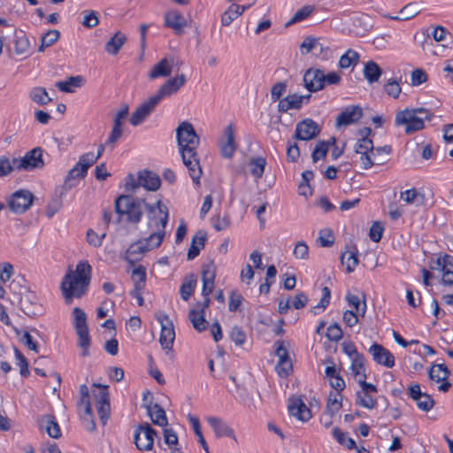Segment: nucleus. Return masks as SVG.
I'll use <instances>...</instances> for the list:
<instances>
[{"instance_id":"obj_1","label":"nucleus","mask_w":453,"mask_h":453,"mask_svg":"<svg viewBox=\"0 0 453 453\" xmlns=\"http://www.w3.org/2000/svg\"><path fill=\"white\" fill-rule=\"evenodd\" d=\"M176 138L183 165L188 168L193 182L199 186L203 174L197 154L200 138L193 125L188 121H183L179 125L176 129Z\"/></svg>"},{"instance_id":"obj_2","label":"nucleus","mask_w":453,"mask_h":453,"mask_svg":"<svg viewBox=\"0 0 453 453\" xmlns=\"http://www.w3.org/2000/svg\"><path fill=\"white\" fill-rule=\"evenodd\" d=\"M92 267L87 260L80 261L75 272L69 271L62 280L61 291L66 303L73 297L81 298L88 290L90 283Z\"/></svg>"},{"instance_id":"obj_3","label":"nucleus","mask_w":453,"mask_h":453,"mask_svg":"<svg viewBox=\"0 0 453 453\" xmlns=\"http://www.w3.org/2000/svg\"><path fill=\"white\" fill-rule=\"evenodd\" d=\"M115 211L119 216H126V220L131 224H138L142 218L143 211L148 212L149 220L155 213V206L146 203L145 198L134 197L132 194L120 195L114 203Z\"/></svg>"},{"instance_id":"obj_4","label":"nucleus","mask_w":453,"mask_h":453,"mask_svg":"<svg viewBox=\"0 0 453 453\" xmlns=\"http://www.w3.org/2000/svg\"><path fill=\"white\" fill-rule=\"evenodd\" d=\"M434 114L423 107L405 108L395 113V125L403 127L406 134H411L425 128V120H431Z\"/></svg>"},{"instance_id":"obj_5","label":"nucleus","mask_w":453,"mask_h":453,"mask_svg":"<svg viewBox=\"0 0 453 453\" xmlns=\"http://www.w3.org/2000/svg\"><path fill=\"white\" fill-rule=\"evenodd\" d=\"M73 326L78 336L77 346L82 349V357H88L90 355L89 347L91 344V339L87 323V315L80 307L73 308Z\"/></svg>"},{"instance_id":"obj_6","label":"nucleus","mask_w":453,"mask_h":453,"mask_svg":"<svg viewBox=\"0 0 453 453\" xmlns=\"http://www.w3.org/2000/svg\"><path fill=\"white\" fill-rule=\"evenodd\" d=\"M156 436V430L148 422L134 426V443L138 450H152Z\"/></svg>"},{"instance_id":"obj_7","label":"nucleus","mask_w":453,"mask_h":453,"mask_svg":"<svg viewBox=\"0 0 453 453\" xmlns=\"http://www.w3.org/2000/svg\"><path fill=\"white\" fill-rule=\"evenodd\" d=\"M92 387L96 388L93 390V395L96 399V406L100 422L104 426L106 425L111 414L108 386L94 383Z\"/></svg>"},{"instance_id":"obj_8","label":"nucleus","mask_w":453,"mask_h":453,"mask_svg":"<svg viewBox=\"0 0 453 453\" xmlns=\"http://www.w3.org/2000/svg\"><path fill=\"white\" fill-rule=\"evenodd\" d=\"M35 199L34 194L27 189H19L7 199L9 209L15 214H23L30 209Z\"/></svg>"},{"instance_id":"obj_9","label":"nucleus","mask_w":453,"mask_h":453,"mask_svg":"<svg viewBox=\"0 0 453 453\" xmlns=\"http://www.w3.org/2000/svg\"><path fill=\"white\" fill-rule=\"evenodd\" d=\"M42 153V148L36 147L27 151L22 157H14L13 163L16 170L31 171L36 168H42L44 166Z\"/></svg>"},{"instance_id":"obj_10","label":"nucleus","mask_w":453,"mask_h":453,"mask_svg":"<svg viewBox=\"0 0 453 453\" xmlns=\"http://www.w3.org/2000/svg\"><path fill=\"white\" fill-rule=\"evenodd\" d=\"M159 322L161 325L160 345L166 355L173 354V345L175 339L173 324L167 315H164L162 319H159Z\"/></svg>"},{"instance_id":"obj_11","label":"nucleus","mask_w":453,"mask_h":453,"mask_svg":"<svg viewBox=\"0 0 453 453\" xmlns=\"http://www.w3.org/2000/svg\"><path fill=\"white\" fill-rule=\"evenodd\" d=\"M321 132V127L311 119L299 121L296 126L293 139L310 141L317 137Z\"/></svg>"},{"instance_id":"obj_12","label":"nucleus","mask_w":453,"mask_h":453,"mask_svg":"<svg viewBox=\"0 0 453 453\" xmlns=\"http://www.w3.org/2000/svg\"><path fill=\"white\" fill-rule=\"evenodd\" d=\"M152 395L148 391L143 394V405L152 423L159 426H166L168 424L165 410L158 404H152Z\"/></svg>"},{"instance_id":"obj_13","label":"nucleus","mask_w":453,"mask_h":453,"mask_svg":"<svg viewBox=\"0 0 453 453\" xmlns=\"http://www.w3.org/2000/svg\"><path fill=\"white\" fill-rule=\"evenodd\" d=\"M187 78L184 73H180L176 77L170 78L165 81L154 95L160 102L165 97H170L176 94L186 83Z\"/></svg>"},{"instance_id":"obj_14","label":"nucleus","mask_w":453,"mask_h":453,"mask_svg":"<svg viewBox=\"0 0 453 453\" xmlns=\"http://www.w3.org/2000/svg\"><path fill=\"white\" fill-rule=\"evenodd\" d=\"M324 71L317 68H309L303 74L305 88L310 92H318L324 88Z\"/></svg>"},{"instance_id":"obj_15","label":"nucleus","mask_w":453,"mask_h":453,"mask_svg":"<svg viewBox=\"0 0 453 453\" xmlns=\"http://www.w3.org/2000/svg\"><path fill=\"white\" fill-rule=\"evenodd\" d=\"M369 353L372 356V359L378 365L392 368L395 365V357L393 354L382 345L374 342L369 348Z\"/></svg>"},{"instance_id":"obj_16","label":"nucleus","mask_w":453,"mask_h":453,"mask_svg":"<svg viewBox=\"0 0 453 453\" xmlns=\"http://www.w3.org/2000/svg\"><path fill=\"white\" fill-rule=\"evenodd\" d=\"M363 117V110L359 105H350L346 107L336 118L335 126L347 127L357 123Z\"/></svg>"},{"instance_id":"obj_17","label":"nucleus","mask_w":453,"mask_h":453,"mask_svg":"<svg viewBox=\"0 0 453 453\" xmlns=\"http://www.w3.org/2000/svg\"><path fill=\"white\" fill-rule=\"evenodd\" d=\"M165 26L172 28L174 33L180 35L184 33L187 20L178 10H172L165 13Z\"/></svg>"},{"instance_id":"obj_18","label":"nucleus","mask_w":453,"mask_h":453,"mask_svg":"<svg viewBox=\"0 0 453 453\" xmlns=\"http://www.w3.org/2000/svg\"><path fill=\"white\" fill-rule=\"evenodd\" d=\"M216 267L213 261L203 264L202 266V296H210L214 288Z\"/></svg>"},{"instance_id":"obj_19","label":"nucleus","mask_w":453,"mask_h":453,"mask_svg":"<svg viewBox=\"0 0 453 453\" xmlns=\"http://www.w3.org/2000/svg\"><path fill=\"white\" fill-rule=\"evenodd\" d=\"M39 428L45 430L48 435L53 439H58L61 437L60 427L51 414L42 415L38 418Z\"/></svg>"},{"instance_id":"obj_20","label":"nucleus","mask_w":453,"mask_h":453,"mask_svg":"<svg viewBox=\"0 0 453 453\" xmlns=\"http://www.w3.org/2000/svg\"><path fill=\"white\" fill-rule=\"evenodd\" d=\"M224 136L226 141L220 144L221 154L226 158H231L236 150L234 142V127L233 123H230L224 129Z\"/></svg>"},{"instance_id":"obj_21","label":"nucleus","mask_w":453,"mask_h":453,"mask_svg":"<svg viewBox=\"0 0 453 453\" xmlns=\"http://www.w3.org/2000/svg\"><path fill=\"white\" fill-rule=\"evenodd\" d=\"M206 421L213 429L217 437H229L236 440L234 430L220 418L210 416Z\"/></svg>"},{"instance_id":"obj_22","label":"nucleus","mask_w":453,"mask_h":453,"mask_svg":"<svg viewBox=\"0 0 453 453\" xmlns=\"http://www.w3.org/2000/svg\"><path fill=\"white\" fill-rule=\"evenodd\" d=\"M288 411L292 416L303 422L308 421L311 418L310 409L301 398L291 399L288 404Z\"/></svg>"},{"instance_id":"obj_23","label":"nucleus","mask_w":453,"mask_h":453,"mask_svg":"<svg viewBox=\"0 0 453 453\" xmlns=\"http://www.w3.org/2000/svg\"><path fill=\"white\" fill-rule=\"evenodd\" d=\"M139 179L141 187L149 191H156L161 186L159 175L149 170L140 171Z\"/></svg>"},{"instance_id":"obj_24","label":"nucleus","mask_w":453,"mask_h":453,"mask_svg":"<svg viewBox=\"0 0 453 453\" xmlns=\"http://www.w3.org/2000/svg\"><path fill=\"white\" fill-rule=\"evenodd\" d=\"M83 178H85V176H81V169L77 165H74L69 170L63 185L59 188V196H64L69 190L76 187L79 180Z\"/></svg>"},{"instance_id":"obj_25","label":"nucleus","mask_w":453,"mask_h":453,"mask_svg":"<svg viewBox=\"0 0 453 453\" xmlns=\"http://www.w3.org/2000/svg\"><path fill=\"white\" fill-rule=\"evenodd\" d=\"M173 72V65L169 64L167 58H164L157 62L148 73L150 80H156L161 77H168Z\"/></svg>"},{"instance_id":"obj_26","label":"nucleus","mask_w":453,"mask_h":453,"mask_svg":"<svg viewBox=\"0 0 453 453\" xmlns=\"http://www.w3.org/2000/svg\"><path fill=\"white\" fill-rule=\"evenodd\" d=\"M188 319L197 332H203L209 326V322L205 319V311L202 310L191 309L188 312Z\"/></svg>"},{"instance_id":"obj_27","label":"nucleus","mask_w":453,"mask_h":453,"mask_svg":"<svg viewBox=\"0 0 453 453\" xmlns=\"http://www.w3.org/2000/svg\"><path fill=\"white\" fill-rule=\"evenodd\" d=\"M145 245L142 239L133 242L126 251V259L130 264H134L136 261H139L142 255L147 252Z\"/></svg>"},{"instance_id":"obj_28","label":"nucleus","mask_w":453,"mask_h":453,"mask_svg":"<svg viewBox=\"0 0 453 453\" xmlns=\"http://www.w3.org/2000/svg\"><path fill=\"white\" fill-rule=\"evenodd\" d=\"M301 108V99L297 94L288 95L278 103V111L280 112H287L291 109L299 110Z\"/></svg>"},{"instance_id":"obj_29","label":"nucleus","mask_w":453,"mask_h":453,"mask_svg":"<svg viewBox=\"0 0 453 453\" xmlns=\"http://www.w3.org/2000/svg\"><path fill=\"white\" fill-rule=\"evenodd\" d=\"M127 42V37L121 32H117L104 46L105 51L110 55L115 56Z\"/></svg>"},{"instance_id":"obj_30","label":"nucleus","mask_w":453,"mask_h":453,"mask_svg":"<svg viewBox=\"0 0 453 453\" xmlns=\"http://www.w3.org/2000/svg\"><path fill=\"white\" fill-rule=\"evenodd\" d=\"M363 73L367 81L372 84L379 81L382 75V69L376 62L370 60L365 65Z\"/></svg>"},{"instance_id":"obj_31","label":"nucleus","mask_w":453,"mask_h":453,"mask_svg":"<svg viewBox=\"0 0 453 453\" xmlns=\"http://www.w3.org/2000/svg\"><path fill=\"white\" fill-rule=\"evenodd\" d=\"M449 375L450 371L444 364H434L428 372L430 380L435 382L445 380Z\"/></svg>"},{"instance_id":"obj_32","label":"nucleus","mask_w":453,"mask_h":453,"mask_svg":"<svg viewBox=\"0 0 453 453\" xmlns=\"http://www.w3.org/2000/svg\"><path fill=\"white\" fill-rule=\"evenodd\" d=\"M420 12L419 6L417 3H410L403 7L399 12V16H388L393 20H408Z\"/></svg>"},{"instance_id":"obj_33","label":"nucleus","mask_w":453,"mask_h":453,"mask_svg":"<svg viewBox=\"0 0 453 453\" xmlns=\"http://www.w3.org/2000/svg\"><path fill=\"white\" fill-rule=\"evenodd\" d=\"M196 286V278L195 274H189L185 277L180 288V294L184 301H188L192 296Z\"/></svg>"},{"instance_id":"obj_34","label":"nucleus","mask_w":453,"mask_h":453,"mask_svg":"<svg viewBox=\"0 0 453 453\" xmlns=\"http://www.w3.org/2000/svg\"><path fill=\"white\" fill-rule=\"evenodd\" d=\"M165 235V230H156L151 233L148 237L142 239L148 251L157 249Z\"/></svg>"},{"instance_id":"obj_35","label":"nucleus","mask_w":453,"mask_h":453,"mask_svg":"<svg viewBox=\"0 0 453 453\" xmlns=\"http://www.w3.org/2000/svg\"><path fill=\"white\" fill-rule=\"evenodd\" d=\"M334 143H335L334 137H332L328 142L319 141L312 151V154H311L312 161L314 163H316L319 159L324 158L328 152V149H329L330 145L334 144Z\"/></svg>"},{"instance_id":"obj_36","label":"nucleus","mask_w":453,"mask_h":453,"mask_svg":"<svg viewBox=\"0 0 453 453\" xmlns=\"http://www.w3.org/2000/svg\"><path fill=\"white\" fill-rule=\"evenodd\" d=\"M243 13V8H240L238 4H233L228 9L223 12L221 16V25L224 27L229 26L234 19Z\"/></svg>"},{"instance_id":"obj_37","label":"nucleus","mask_w":453,"mask_h":453,"mask_svg":"<svg viewBox=\"0 0 453 453\" xmlns=\"http://www.w3.org/2000/svg\"><path fill=\"white\" fill-rule=\"evenodd\" d=\"M365 356L357 355V357L353 358L349 369L352 371L355 379H366L365 366Z\"/></svg>"},{"instance_id":"obj_38","label":"nucleus","mask_w":453,"mask_h":453,"mask_svg":"<svg viewBox=\"0 0 453 453\" xmlns=\"http://www.w3.org/2000/svg\"><path fill=\"white\" fill-rule=\"evenodd\" d=\"M84 79L80 76H71L67 78L65 81H58L56 86L58 88L59 90L65 92V93H72L73 90L72 89V87L74 88H80L82 86Z\"/></svg>"},{"instance_id":"obj_39","label":"nucleus","mask_w":453,"mask_h":453,"mask_svg":"<svg viewBox=\"0 0 453 453\" xmlns=\"http://www.w3.org/2000/svg\"><path fill=\"white\" fill-rule=\"evenodd\" d=\"M363 301H361L358 296L353 295L351 293H348L346 295V301L349 306L354 308L357 312H361V316L364 317L366 311V302H365V295L362 293Z\"/></svg>"},{"instance_id":"obj_40","label":"nucleus","mask_w":453,"mask_h":453,"mask_svg":"<svg viewBox=\"0 0 453 453\" xmlns=\"http://www.w3.org/2000/svg\"><path fill=\"white\" fill-rule=\"evenodd\" d=\"M60 37V32L57 29L48 30L41 38V44L38 48L39 52H43L45 48L53 45Z\"/></svg>"},{"instance_id":"obj_41","label":"nucleus","mask_w":453,"mask_h":453,"mask_svg":"<svg viewBox=\"0 0 453 453\" xmlns=\"http://www.w3.org/2000/svg\"><path fill=\"white\" fill-rule=\"evenodd\" d=\"M30 99L40 104L45 105L52 99L49 96L47 90L42 87H35L29 93Z\"/></svg>"},{"instance_id":"obj_42","label":"nucleus","mask_w":453,"mask_h":453,"mask_svg":"<svg viewBox=\"0 0 453 453\" xmlns=\"http://www.w3.org/2000/svg\"><path fill=\"white\" fill-rule=\"evenodd\" d=\"M97 157H95L94 152H88L81 155L79 161L75 165L81 169V176H86L88 168L96 162Z\"/></svg>"},{"instance_id":"obj_43","label":"nucleus","mask_w":453,"mask_h":453,"mask_svg":"<svg viewBox=\"0 0 453 453\" xmlns=\"http://www.w3.org/2000/svg\"><path fill=\"white\" fill-rule=\"evenodd\" d=\"M360 161L362 168L365 170L370 169L372 165H382L388 162L385 157H376L372 160V155L371 152L360 153Z\"/></svg>"},{"instance_id":"obj_44","label":"nucleus","mask_w":453,"mask_h":453,"mask_svg":"<svg viewBox=\"0 0 453 453\" xmlns=\"http://www.w3.org/2000/svg\"><path fill=\"white\" fill-rule=\"evenodd\" d=\"M332 434L339 444L345 446L347 449H354L357 448L356 441L340 428L334 427L332 431Z\"/></svg>"},{"instance_id":"obj_45","label":"nucleus","mask_w":453,"mask_h":453,"mask_svg":"<svg viewBox=\"0 0 453 453\" xmlns=\"http://www.w3.org/2000/svg\"><path fill=\"white\" fill-rule=\"evenodd\" d=\"M20 306L23 312L29 317H35L42 313V306L38 303H31L28 299H22Z\"/></svg>"},{"instance_id":"obj_46","label":"nucleus","mask_w":453,"mask_h":453,"mask_svg":"<svg viewBox=\"0 0 453 453\" xmlns=\"http://www.w3.org/2000/svg\"><path fill=\"white\" fill-rule=\"evenodd\" d=\"M29 49V40L23 31L15 35L14 51L17 55H22L27 52Z\"/></svg>"},{"instance_id":"obj_47","label":"nucleus","mask_w":453,"mask_h":453,"mask_svg":"<svg viewBox=\"0 0 453 453\" xmlns=\"http://www.w3.org/2000/svg\"><path fill=\"white\" fill-rule=\"evenodd\" d=\"M250 165L251 167V174L254 177L260 179L265 173L266 160L263 157H253L250 160Z\"/></svg>"},{"instance_id":"obj_48","label":"nucleus","mask_w":453,"mask_h":453,"mask_svg":"<svg viewBox=\"0 0 453 453\" xmlns=\"http://www.w3.org/2000/svg\"><path fill=\"white\" fill-rule=\"evenodd\" d=\"M359 60V54L353 50H348L339 59V66L346 69L352 65H356Z\"/></svg>"},{"instance_id":"obj_49","label":"nucleus","mask_w":453,"mask_h":453,"mask_svg":"<svg viewBox=\"0 0 453 453\" xmlns=\"http://www.w3.org/2000/svg\"><path fill=\"white\" fill-rule=\"evenodd\" d=\"M331 299V290L328 287H324L322 288V296L319 302V303L313 306L311 311L317 315L320 312V311H324L330 303Z\"/></svg>"},{"instance_id":"obj_50","label":"nucleus","mask_w":453,"mask_h":453,"mask_svg":"<svg viewBox=\"0 0 453 453\" xmlns=\"http://www.w3.org/2000/svg\"><path fill=\"white\" fill-rule=\"evenodd\" d=\"M341 260L343 265H346L347 273H352L358 264L357 253L354 251H347L342 255Z\"/></svg>"},{"instance_id":"obj_51","label":"nucleus","mask_w":453,"mask_h":453,"mask_svg":"<svg viewBox=\"0 0 453 453\" xmlns=\"http://www.w3.org/2000/svg\"><path fill=\"white\" fill-rule=\"evenodd\" d=\"M376 399L372 397L368 393L362 391L357 393L356 404L372 410L376 406Z\"/></svg>"},{"instance_id":"obj_52","label":"nucleus","mask_w":453,"mask_h":453,"mask_svg":"<svg viewBox=\"0 0 453 453\" xmlns=\"http://www.w3.org/2000/svg\"><path fill=\"white\" fill-rule=\"evenodd\" d=\"M313 12V7L311 5H304L302 8H300L291 18L290 20H288L286 24V27H288L290 25H293L296 22H300L306 18H308Z\"/></svg>"},{"instance_id":"obj_53","label":"nucleus","mask_w":453,"mask_h":453,"mask_svg":"<svg viewBox=\"0 0 453 453\" xmlns=\"http://www.w3.org/2000/svg\"><path fill=\"white\" fill-rule=\"evenodd\" d=\"M354 151L357 154H360L362 152H373L374 147L372 141L368 137H362L358 139L354 146Z\"/></svg>"},{"instance_id":"obj_54","label":"nucleus","mask_w":453,"mask_h":453,"mask_svg":"<svg viewBox=\"0 0 453 453\" xmlns=\"http://www.w3.org/2000/svg\"><path fill=\"white\" fill-rule=\"evenodd\" d=\"M229 337L237 346H242L246 342V333L239 326L232 327Z\"/></svg>"},{"instance_id":"obj_55","label":"nucleus","mask_w":453,"mask_h":453,"mask_svg":"<svg viewBox=\"0 0 453 453\" xmlns=\"http://www.w3.org/2000/svg\"><path fill=\"white\" fill-rule=\"evenodd\" d=\"M326 336L329 341L337 342L343 337V332L340 325L335 322L327 327Z\"/></svg>"},{"instance_id":"obj_56","label":"nucleus","mask_w":453,"mask_h":453,"mask_svg":"<svg viewBox=\"0 0 453 453\" xmlns=\"http://www.w3.org/2000/svg\"><path fill=\"white\" fill-rule=\"evenodd\" d=\"M158 104L159 101L157 100V97L153 95L142 104H140L137 109L148 117L155 110Z\"/></svg>"},{"instance_id":"obj_57","label":"nucleus","mask_w":453,"mask_h":453,"mask_svg":"<svg viewBox=\"0 0 453 453\" xmlns=\"http://www.w3.org/2000/svg\"><path fill=\"white\" fill-rule=\"evenodd\" d=\"M14 353H15V357L18 360V365L19 366L20 368V375L22 377H27L29 376L30 372H29V364H28V361L27 359L24 357V355L19 350L18 348H14Z\"/></svg>"},{"instance_id":"obj_58","label":"nucleus","mask_w":453,"mask_h":453,"mask_svg":"<svg viewBox=\"0 0 453 453\" xmlns=\"http://www.w3.org/2000/svg\"><path fill=\"white\" fill-rule=\"evenodd\" d=\"M317 242L321 247H331L334 242L333 232L327 228L320 230Z\"/></svg>"},{"instance_id":"obj_59","label":"nucleus","mask_w":453,"mask_h":453,"mask_svg":"<svg viewBox=\"0 0 453 453\" xmlns=\"http://www.w3.org/2000/svg\"><path fill=\"white\" fill-rule=\"evenodd\" d=\"M99 22L98 15L96 11H85L83 12V21L82 25L88 28H93L97 26Z\"/></svg>"},{"instance_id":"obj_60","label":"nucleus","mask_w":453,"mask_h":453,"mask_svg":"<svg viewBox=\"0 0 453 453\" xmlns=\"http://www.w3.org/2000/svg\"><path fill=\"white\" fill-rule=\"evenodd\" d=\"M132 279L134 281V286L145 287L146 281V270L142 265H139L137 268H134L133 271Z\"/></svg>"},{"instance_id":"obj_61","label":"nucleus","mask_w":453,"mask_h":453,"mask_svg":"<svg viewBox=\"0 0 453 453\" xmlns=\"http://www.w3.org/2000/svg\"><path fill=\"white\" fill-rule=\"evenodd\" d=\"M293 255L296 259H308L309 247L306 242L303 241L298 242L294 248Z\"/></svg>"},{"instance_id":"obj_62","label":"nucleus","mask_w":453,"mask_h":453,"mask_svg":"<svg viewBox=\"0 0 453 453\" xmlns=\"http://www.w3.org/2000/svg\"><path fill=\"white\" fill-rule=\"evenodd\" d=\"M287 90V83L285 81H279L275 83L271 88V99L273 102L280 101V97Z\"/></svg>"},{"instance_id":"obj_63","label":"nucleus","mask_w":453,"mask_h":453,"mask_svg":"<svg viewBox=\"0 0 453 453\" xmlns=\"http://www.w3.org/2000/svg\"><path fill=\"white\" fill-rule=\"evenodd\" d=\"M318 45H319V42L317 38L307 36L300 45L301 53L303 55L308 54L312 50L316 49Z\"/></svg>"},{"instance_id":"obj_64","label":"nucleus","mask_w":453,"mask_h":453,"mask_svg":"<svg viewBox=\"0 0 453 453\" xmlns=\"http://www.w3.org/2000/svg\"><path fill=\"white\" fill-rule=\"evenodd\" d=\"M275 355L279 357V361H290L288 349L284 346V341L278 340L274 343Z\"/></svg>"}]
</instances>
